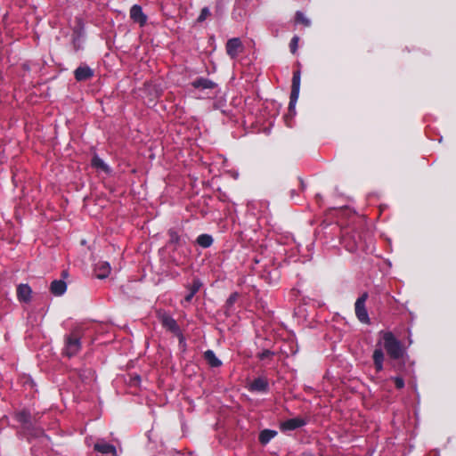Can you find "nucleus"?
Instances as JSON below:
<instances>
[{"label": "nucleus", "instance_id": "5701e85b", "mask_svg": "<svg viewBox=\"0 0 456 456\" xmlns=\"http://www.w3.org/2000/svg\"><path fill=\"white\" fill-rule=\"evenodd\" d=\"M209 13L210 12H209V10L208 8H203L201 10V12H200L199 18H198V20L199 21H203L204 20L207 19V17L209 15Z\"/></svg>", "mask_w": 456, "mask_h": 456}, {"label": "nucleus", "instance_id": "7ed1b4c3", "mask_svg": "<svg viewBox=\"0 0 456 456\" xmlns=\"http://www.w3.org/2000/svg\"><path fill=\"white\" fill-rule=\"evenodd\" d=\"M79 349H80L79 338L73 337V336H69L66 338L64 354L67 356L71 357V356L75 355L76 354H77Z\"/></svg>", "mask_w": 456, "mask_h": 456}, {"label": "nucleus", "instance_id": "9b49d317", "mask_svg": "<svg viewBox=\"0 0 456 456\" xmlns=\"http://www.w3.org/2000/svg\"><path fill=\"white\" fill-rule=\"evenodd\" d=\"M99 279L106 278L110 273V266L107 262H100L95 269Z\"/></svg>", "mask_w": 456, "mask_h": 456}, {"label": "nucleus", "instance_id": "b1692460", "mask_svg": "<svg viewBox=\"0 0 456 456\" xmlns=\"http://www.w3.org/2000/svg\"><path fill=\"white\" fill-rule=\"evenodd\" d=\"M395 382L398 388H402L404 386V382L401 378H395Z\"/></svg>", "mask_w": 456, "mask_h": 456}, {"label": "nucleus", "instance_id": "1a4fd4ad", "mask_svg": "<svg viewBox=\"0 0 456 456\" xmlns=\"http://www.w3.org/2000/svg\"><path fill=\"white\" fill-rule=\"evenodd\" d=\"M94 449L102 454H111L112 456H118L116 448L107 443L100 442L94 444Z\"/></svg>", "mask_w": 456, "mask_h": 456}, {"label": "nucleus", "instance_id": "393cba45", "mask_svg": "<svg viewBox=\"0 0 456 456\" xmlns=\"http://www.w3.org/2000/svg\"><path fill=\"white\" fill-rule=\"evenodd\" d=\"M200 287V283L199 281L194 282V286H193V289L191 291H194V293H195L196 291H198Z\"/></svg>", "mask_w": 456, "mask_h": 456}, {"label": "nucleus", "instance_id": "f03ea898", "mask_svg": "<svg viewBox=\"0 0 456 456\" xmlns=\"http://www.w3.org/2000/svg\"><path fill=\"white\" fill-rule=\"evenodd\" d=\"M367 299V294H363L355 302V314L360 322L363 323H369L370 318L365 308V301Z\"/></svg>", "mask_w": 456, "mask_h": 456}, {"label": "nucleus", "instance_id": "4be33fe9", "mask_svg": "<svg viewBox=\"0 0 456 456\" xmlns=\"http://www.w3.org/2000/svg\"><path fill=\"white\" fill-rule=\"evenodd\" d=\"M299 37L295 36L290 42L289 47L292 53H295L298 46Z\"/></svg>", "mask_w": 456, "mask_h": 456}, {"label": "nucleus", "instance_id": "6ab92c4d", "mask_svg": "<svg viewBox=\"0 0 456 456\" xmlns=\"http://www.w3.org/2000/svg\"><path fill=\"white\" fill-rule=\"evenodd\" d=\"M162 323L166 328H167L170 330L175 331L177 330L175 322L168 316H164L162 318Z\"/></svg>", "mask_w": 456, "mask_h": 456}, {"label": "nucleus", "instance_id": "412c9836", "mask_svg": "<svg viewBox=\"0 0 456 456\" xmlns=\"http://www.w3.org/2000/svg\"><path fill=\"white\" fill-rule=\"evenodd\" d=\"M194 87H203V88H209L212 87L213 84L206 79H199L193 82Z\"/></svg>", "mask_w": 456, "mask_h": 456}, {"label": "nucleus", "instance_id": "6e6552de", "mask_svg": "<svg viewBox=\"0 0 456 456\" xmlns=\"http://www.w3.org/2000/svg\"><path fill=\"white\" fill-rule=\"evenodd\" d=\"M268 382L265 379L258 378L248 384V388L254 392H265L267 390Z\"/></svg>", "mask_w": 456, "mask_h": 456}, {"label": "nucleus", "instance_id": "423d86ee", "mask_svg": "<svg viewBox=\"0 0 456 456\" xmlns=\"http://www.w3.org/2000/svg\"><path fill=\"white\" fill-rule=\"evenodd\" d=\"M130 17L134 22L139 23L141 26H143L147 20L146 15L142 12L139 5H134L131 8Z\"/></svg>", "mask_w": 456, "mask_h": 456}, {"label": "nucleus", "instance_id": "f8f14e48", "mask_svg": "<svg viewBox=\"0 0 456 456\" xmlns=\"http://www.w3.org/2000/svg\"><path fill=\"white\" fill-rule=\"evenodd\" d=\"M93 71L88 67H79L75 70V77L77 80H86L91 77Z\"/></svg>", "mask_w": 456, "mask_h": 456}, {"label": "nucleus", "instance_id": "9d476101", "mask_svg": "<svg viewBox=\"0 0 456 456\" xmlns=\"http://www.w3.org/2000/svg\"><path fill=\"white\" fill-rule=\"evenodd\" d=\"M305 424V421L299 418L288 419L281 423V427L283 430H293Z\"/></svg>", "mask_w": 456, "mask_h": 456}, {"label": "nucleus", "instance_id": "39448f33", "mask_svg": "<svg viewBox=\"0 0 456 456\" xmlns=\"http://www.w3.org/2000/svg\"><path fill=\"white\" fill-rule=\"evenodd\" d=\"M300 73L295 72L292 80V91L290 95V108H294L299 96Z\"/></svg>", "mask_w": 456, "mask_h": 456}, {"label": "nucleus", "instance_id": "2eb2a0df", "mask_svg": "<svg viewBox=\"0 0 456 456\" xmlns=\"http://www.w3.org/2000/svg\"><path fill=\"white\" fill-rule=\"evenodd\" d=\"M205 359L212 367H218L221 365V361L210 350L205 352Z\"/></svg>", "mask_w": 456, "mask_h": 456}, {"label": "nucleus", "instance_id": "a878e982", "mask_svg": "<svg viewBox=\"0 0 456 456\" xmlns=\"http://www.w3.org/2000/svg\"><path fill=\"white\" fill-rule=\"evenodd\" d=\"M193 295H194V291H191V293L186 297V300L190 301L191 298L193 297Z\"/></svg>", "mask_w": 456, "mask_h": 456}, {"label": "nucleus", "instance_id": "f257e3e1", "mask_svg": "<svg viewBox=\"0 0 456 456\" xmlns=\"http://www.w3.org/2000/svg\"><path fill=\"white\" fill-rule=\"evenodd\" d=\"M384 341V347L390 357L398 359L403 355L404 350L401 343L394 337L391 332H381Z\"/></svg>", "mask_w": 456, "mask_h": 456}, {"label": "nucleus", "instance_id": "f3484780", "mask_svg": "<svg viewBox=\"0 0 456 456\" xmlns=\"http://www.w3.org/2000/svg\"><path fill=\"white\" fill-rule=\"evenodd\" d=\"M276 432L273 430L265 429L261 432L259 436L260 442L264 444H267L272 438L276 436Z\"/></svg>", "mask_w": 456, "mask_h": 456}, {"label": "nucleus", "instance_id": "aec40b11", "mask_svg": "<svg viewBox=\"0 0 456 456\" xmlns=\"http://www.w3.org/2000/svg\"><path fill=\"white\" fill-rule=\"evenodd\" d=\"M296 20L297 23H300L305 27H308L311 24L310 20L302 12H297Z\"/></svg>", "mask_w": 456, "mask_h": 456}, {"label": "nucleus", "instance_id": "dca6fc26", "mask_svg": "<svg viewBox=\"0 0 456 456\" xmlns=\"http://www.w3.org/2000/svg\"><path fill=\"white\" fill-rule=\"evenodd\" d=\"M92 165L94 167H95L98 170H101L105 173L109 172L108 166L100 158H98L96 156L93 158Z\"/></svg>", "mask_w": 456, "mask_h": 456}, {"label": "nucleus", "instance_id": "a211bd4d", "mask_svg": "<svg viewBox=\"0 0 456 456\" xmlns=\"http://www.w3.org/2000/svg\"><path fill=\"white\" fill-rule=\"evenodd\" d=\"M197 242L203 248H208L209 247L212 242H213V239L211 236L208 235V234H202L200 236L198 237L197 239Z\"/></svg>", "mask_w": 456, "mask_h": 456}, {"label": "nucleus", "instance_id": "ddd939ff", "mask_svg": "<svg viewBox=\"0 0 456 456\" xmlns=\"http://www.w3.org/2000/svg\"><path fill=\"white\" fill-rule=\"evenodd\" d=\"M67 289V285L62 281H54L51 284V291L55 296H61L62 295Z\"/></svg>", "mask_w": 456, "mask_h": 456}, {"label": "nucleus", "instance_id": "4468645a", "mask_svg": "<svg viewBox=\"0 0 456 456\" xmlns=\"http://www.w3.org/2000/svg\"><path fill=\"white\" fill-rule=\"evenodd\" d=\"M373 360L378 371L383 369L384 354L380 348H376L373 353Z\"/></svg>", "mask_w": 456, "mask_h": 456}, {"label": "nucleus", "instance_id": "20e7f679", "mask_svg": "<svg viewBox=\"0 0 456 456\" xmlns=\"http://www.w3.org/2000/svg\"><path fill=\"white\" fill-rule=\"evenodd\" d=\"M243 50V45L239 38H232L226 44V52L231 58H235Z\"/></svg>", "mask_w": 456, "mask_h": 456}, {"label": "nucleus", "instance_id": "0eeeda50", "mask_svg": "<svg viewBox=\"0 0 456 456\" xmlns=\"http://www.w3.org/2000/svg\"><path fill=\"white\" fill-rule=\"evenodd\" d=\"M32 290L27 284H20L17 289V295L20 301L28 303L30 301Z\"/></svg>", "mask_w": 456, "mask_h": 456}]
</instances>
